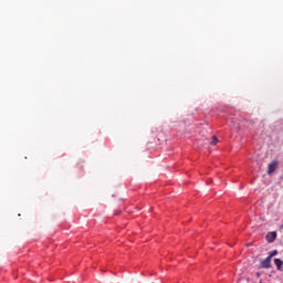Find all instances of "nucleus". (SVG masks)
Returning a JSON list of instances; mask_svg holds the SVG:
<instances>
[{
    "mask_svg": "<svg viewBox=\"0 0 283 283\" xmlns=\"http://www.w3.org/2000/svg\"><path fill=\"white\" fill-rule=\"evenodd\" d=\"M260 268L261 269H271V256H268L263 261H261Z\"/></svg>",
    "mask_w": 283,
    "mask_h": 283,
    "instance_id": "1",
    "label": "nucleus"
},
{
    "mask_svg": "<svg viewBox=\"0 0 283 283\" xmlns=\"http://www.w3.org/2000/svg\"><path fill=\"white\" fill-rule=\"evenodd\" d=\"M275 169H277V161H272L269 167H268V174L269 176H271V174H273V171H275Z\"/></svg>",
    "mask_w": 283,
    "mask_h": 283,
    "instance_id": "2",
    "label": "nucleus"
},
{
    "mask_svg": "<svg viewBox=\"0 0 283 283\" xmlns=\"http://www.w3.org/2000/svg\"><path fill=\"white\" fill-rule=\"evenodd\" d=\"M265 238L268 242H275V239L277 238V232H269Z\"/></svg>",
    "mask_w": 283,
    "mask_h": 283,
    "instance_id": "3",
    "label": "nucleus"
},
{
    "mask_svg": "<svg viewBox=\"0 0 283 283\" xmlns=\"http://www.w3.org/2000/svg\"><path fill=\"white\" fill-rule=\"evenodd\" d=\"M274 264L277 268V271L283 270V261L281 259H274Z\"/></svg>",
    "mask_w": 283,
    "mask_h": 283,
    "instance_id": "4",
    "label": "nucleus"
},
{
    "mask_svg": "<svg viewBox=\"0 0 283 283\" xmlns=\"http://www.w3.org/2000/svg\"><path fill=\"white\" fill-rule=\"evenodd\" d=\"M210 145H218V137L213 136Z\"/></svg>",
    "mask_w": 283,
    "mask_h": 283,
    "instance_id": "5",
    "label": "nucleus"
},
{
    "mask_svg": "<svg viewBox=\"0 0 283 283\" xmlns=\"http://www.w3.org/2000/svg\"><path fill=\"white\" fill-rule=\"evenodd\" d=\"M273 255H277V250L272 251L271 255L269 258H273Z\"/></svg>",
    "mask_w": 283,
    "mask_h": 283,
    "instance_id": "6",
    "label": "nucleus"
},
{
    "mask_svg": "<svg viewBox=\"0 0 283 283\" xmlns=\"http://www.w3.org/2000/svg\"><path fill=\"white\" fill-rule=\"evenodd\" d=\"M258 277H260V273H256Z\"/></svg>",
    "mask_w": 283,
    "mask_h": 283,
    "instance_id": "7",
    "label": "nucleus"
}]
</instances>
